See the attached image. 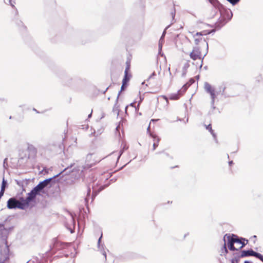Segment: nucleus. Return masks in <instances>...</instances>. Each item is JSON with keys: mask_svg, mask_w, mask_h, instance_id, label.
I'll return each mask as SVG.
<instances>
[{"mask_svg": "<svg viewBox=\"0 0 263 263\" xmlns=\"http://www.w3.org/2000/svg\"><path fill=\"white\" fill-rule=\"evenodd\" d=\"M228 239V246L229 250L231 251H235V250H238V249L236 248L234 245V241H232V240L231 239V236H227Z\"/></svg>", "mask_w": 263, "mask_h": 263, "instance_id": "11", "label": "nucleus"}, {"mask_svg": "<svg viewBox=\"0 0 263 263\" xmlns=\"http://www.w3.org/2000/svg\"><path fill=\"white\" fill-rule=\"evenodd\" d=\"M7 207L9 209H23V206L22 204H20L18 200L14 198H10L7 203Z\"/></svg>", "mask_w": 263, "mask_h": 263, "instance_id": "4", "label": "nucleus"}, {"mask_svg": "<svg viewBox=\"0 0 263 263\" xmlns=\"http://www.w3.org/2000/svg\"><path fill=\"white\" fill-rule=\"evenodd\" d=\"M188 87V85L187 84H184L181 89H180L179 90H178V93H179L180 95H182L187 89Z\"/></svg>", "mask_w": 263, "mask_h": 263, "instance_id": "21", "label": "nucleus"}, {"mask_svg": "<svg viewBox=\"0 0 263 263\" xmlns=\"http://www.w3.org/2000/svg\"><path fill=\"white\" fill-rule=\"evenodd\" d=\"M152 121H155V120L154 119L152 120Z\"/></svg>", "mask_w": 263, "mask_h": 263, "instance_id": "50", "label": "nucleus"}, {"mask_svg": "<svg viewBox=\"0 0 263 263\" xmlns=\"http://www.w3.org/2000/svg\"><path fill=\"white\" fill-rule=\"evenodd\" d=\"M5 189H1L0 191V198H2V197L4 195V192H5Z\"/></svg>", "mask_w": 263, "mask_h": 263, "instance_id": "31", "label": "nucleus"}, {"mask_svg": "<svg viewBox=\"0 0 263 263\" xmlns=\"http://www.w3.org/2000/svg\"><path fill=\"white\" fill-rule=\"evenodd\" d=\"M231 239L234 241V243H238L241 244V246L238 248L241 249L243 248L248 242V240L244 238L241 237L239 238L237 235L233 234L231 236Z\"/></svg>", "mask_w": 263, "mask_h": 263, "instance_id": "6", "label": "nucleus"}, {"mask_svg": "<svg viewBox=\"0 0 263 263\" xmlns=\"http://www.w3.org/2000/svg\"><path fill=\"white\" fill-rule=\"evenodd\" d=\"M90 192H91L90 189L88 188V189L87 190V196L90 195Z\"/></svg>", "mask_w": 263, "mask_h": 263, "instance_id": "33", "label": "nucleus"}, {"mask_svg": "<svg viewBox=\"0 0 263 263\" xmlns=\"http://www.w3.org/2000/svg\"><path fill=\"white\" fill-rule=\"evenodd\" d=\"M6 184H7V182L5 181V178L4 177L3 179L2 183L1 189H3L5 190Z\"/></svg>", "mask_w": 263, "mask_h": 263, "instance_id": "26", "label": "nucleus"}, {"mask_svg": "<svg viewBox=\"0 0 263 263\" xmlns=\"http://www.w3.org/2000/svg\"><path fill=\"white\" fill-rule=\"evenodd\" d=\"M205 90L206 92L210 93L211 98V105L213 109L215 108L214 102L215 99L216 97V94L215 93V89L213 88L211 85L208 82H205L204 85Z\"/></svg>", "mask_w": 263, "mask_h": 263, "instance_id": "3", "label": "nucleus"}, {"mask_svg": "<svg viewBox=\"0 0 263 263\" xmlns=\"http://www.w3.org/2000/svg\"><path fill=\"white\" fill-rule=\"evenodd\" d=\"M130 105H131V106H133V103H131V104H130Z\"/></svg>", "mask_w": 263, "mask_h": 263, "instance_id": "49", "label": "nucleus"}, {"mask_svg": "<svg viewBox=\"0 0 263 263\" xmlns=\"http://www.w3.org/2000/svg\"><path fill=\"white\" fill-rule=\"evenodd\" d=\"M244 263H250V262L246 260L244 262Z\"/></svg>", "mask_w": 263, "mask_h": 263, "instance_id": "39", "label": "nucleus"}, {"mask_svg": "<svg viewBox=\"0 0 263 263\" xmlns=\"http://www.w3.org/2000/svg\"><path fill=\"white\" fill-rule=\"evenodd\" d=\"M91 117V113L89 115H88V118H90Z\"/></svg>", "mask_w": 263, "mask_h": 263, "instance_id": "40", "label": "nucleus"}, {"mask_svg": "<svg viewBox=\"0 0 263 263\" xmlns=\"http://www.w3.org/2000/svg\"><path fill=\"white\" fill-rule=\"evenodd\" d=\"M39 194V192L35 190L34 188H33L30 192L28 194V196L27 197V200L29 202V203L32 201L36 197V196Z\"/></svg>", "mask_w": 263, "mask_h": 263, "instance_id": "10", "label": "nucleus"}, {"mask_svg": "<svg viewBox=\"0 0 263 263\" xmlns=\"http://www.w3.org/2000/svg\"><path fill=\"white\" fill-rule=\"evenodd\" d=\"M72 166H73V164H71L70 165V167H71Z\"/></svg>", "mask_w": 263, "mask_h": 263, "instance_id": "44", "label": "nucleus"}, {"mask_svg": "<svg viewBox=\"0 0 263 263\" xmlns=\"http://www.w3.org/2000/svg\"><path fill=\"white\" fill-rule=\"evenodd\" d=\"M154 144H153V151H155L156 148L158 146V143H159V141L160 140L159 138H154Z\"/></svg>", "mask_w": 263, "mask_h": 263, "instance_id": "22", "label": "nucleus"}, {"mask_svg": "<svg viewBox=\"0 0 263 263\" xmlns=\"http://www.w3.org/2000/svg\"><path fill=\"white\" fill-rule=\"evenodd\" d=\"M52 178L47 179L44 180V181L40 182L34 188L39 193L41 192L43 189H44L45 187H46L50 182Z\"/></svg>", "mask_w": 263, "mask_h": 263, "instance_id": "8", "label": "nucleus"}, {"mask_svg": "<svg viewBox=\"0 0 263 263\" xmlns=\"http://www.w3.org/2000/svg\"><path fill=\"white\" fill-rule=\"evenodd\" d=\"M125 85H126V84H125V82H122V86H121V90H120V91L119 92V93L118 95L117 100H118V99L119 98V96L120 95V93L121 91L122 90H124V87H125Z\"/></svg>", "mask_w": 263, "mask_h": 263, "instance_id": "28", "label": "nucleus"}, {"mask_svg": "<svg viewBox=\"0 0 263 263\" xmlns=\"http://www.w3.org/2000/svg\"><path fill=\"white\" fill-rule=\"evenodd\" d=\"M102 234H101L100 237L99 238V239L98 240V246L99 249L100 250H102V254L104 256L105 258H106V252L104 250V246H103V245H101V239L102 238Z\"/></svg>", "mask_w": 263, "mask_h": 263, "instance_id": "15", "label": "nucleus"}, {"mask_svg": "<svg viewBox=\"0 0 263 263\" xmlns=\"http://www.w3.org/2000/svg\"><path fill=\"white\" fill-rule=\"evenodd\" d=\"M104 157H100L97 153L89 154L87 155L86 158V162L88 167H90L95 165L96 163L99 162Z\"/></svg>", "mask_w": 263, "mask_h": 263, "instance_id": "2", "label": "nucleus"}, {"mask_svg": "<svg viewBox=\"0 0 263 263\" xmlns=\"http://www.w3.org/2000/svg\"><path fill=\"white\" fill-rule=\"evenodd\" d=\"M258 253L254 251L253 250L250 249L249 250H243L241 251V254L239 256L240 258H243L250 256L256 257Z\"/></svg>", "mask_w": 263, "mask_h": 263, "instance_id": "9", "label": "nucleus"}, {"mask_svg": "<svg viewBox=\"0 0 263 263\" xmlns=\"http://www.w3.org/2000/svg\"><path fill=\"white\" fill-rule=\"evenodd\" d=\"M195 43L196 45V46H198L199 44H201V45L203 47H205V50L204 51L203 57H205L208 52V49H209V46L208 42L205 41V39H202L201 37L200 38H197L195 39Z\"/></svg>", "mask_w": 263, "mask_h": 263, "instance_id": "7", "label": "nucleus"}, {"mask_svg": "<svg viewBox=\"0 0 263 263\" xmlns=\"http://www.w3.org/2000/svg\"><path fill=\"white\" fill-rule=\"evenodd\" d=\"M4 3L6 4L11 5L12 7H14L15 3L14 0H4Z\"/></svg>", "mask_w": 263, "mask_h": 263, "instance_id": "24", "label": "nucleus"}, {"mask_svg": "<svg viewBox=\"0 0 263 263\" xmlns=\"http://www.w3.org/2000/svg\"><path fill=\"white\" fill-rule=\"evenodd\" d=\"M232 263H235V262H234V261L233 260L232 261Z\"/></svg>", "mask_w": 263, "mask_h": 263, "instance_id": "54", "label": "nucleus"}, {"mask_svg": "<svg viewBox=\"0 0 263 263\" xmlns=\"http://www.w3.org/2000/svg\"><path fill=\"white\" fill-rule=\"evenodd\" d=\"M205 126L206 129L207 130H208L210 132V133L212 135L213 137L215 139V140H217L216 134H215V133L214 132V130L212 128L211 124H210L208 125H205Z\"/></svg>", "mask_w": 263, "mask_h": 263, "instance_id": "16", "label": "nucleus"}, {"mask_svg": "<svg viewBox=\"0 0 263 263\" xmlns=\"http://www.w3.org/2000/svg\"><path fill=\"white\" fill-rule=\"evenodd\" d=\"M33 110L36 111V110L35 108H34Z\"/></svg>", "mask_w": 263, "mask_h": 263, "instance_id": "52", "label": "nucleus"}, {"mask_svg": "<svg viewBox=\"0 0 263 263\" xmlns=\"http://www.w3.org/2000/svg\"><path fill=\"white\" fill-rule=\"evenodd\" d=\"M71 219H72V221H74V219H73V218L72 216L71 217Z\"/></svg>", "mask_w": 263, "mask_h": 263, "instance_id": "45", "label": "nucleus"}, {"mask_svg": "<svg viewBox=\"0 0 263 263\" xmlns=\"http://www.w3.org/2000/svg\"><path fill=\"white\" fill-rule=\"evenodd\" d=\"M190 58L193 60L201 59L203 60L204 57L202 54L201 47L199 46H195L193 47L192 51L190 54Z\"/></svg>", "mask_w": 263, "mask_h": 263, "instance_id": "5", "label": "nucleus"}, {"mask_svg": "<svg viewBox=\"0 0 263 263\" xmlns=\"http://www.w3.org/2000/svg\"><path fill=\"white\" fill-rule=\"evenodd\" d=\"M112 155H116V153H115V152H113V153H112Z\"/></svg>", "mask_w": 263, "mask_h": 263, "instance_id": "41", "label": "nucleus"}, {"mask_svg": "<svg viewBox=\"0 0 263 263\" xmlns=\"http://www.w3.org/2000/svg\"><path fill=\"white\" fill-rule=\"evenodd\" d=\"M170 26H167V27L166 28V29L169 27Z\"/></svg>", "mask_w": 263, "mask_h": 263, "instance_id": "48", "label": "nucleus"}, {"mask_svg": "<svg viewBox=\"0 0 263 263\" xmlns=\"http://www.w3.org/2000/svg\"><path fill=\"white\" fill-rule=\"evenodd\" d=\"M165 30H164L162 33V35L161 36H163V38H164V36H165Z\"/></svg>", "mask_w": 263, "mask_h": 263, "instance_id": "35", "label": "nucleus"}, {"mask_svg": "<svg viewBox=\"0 0 263 263\" xmlns=\"http://www.w3.org/2000/svg\"><path fill=\"white\" fill-rule=\"evenodd\" d=\"M156 76V73L155 72H153V73L149 76V77H148L147 81H148L149 80H150L151 79H153L154 78V77H155Z\"/></svg>", "mask_w": 263, "mask_h": 263, "instance_id": "30", "label": "nucleus"}, {"mask_svg": "<svg viewBox=\"0 0 263 263\" xmlns=\"http://www.w3.org/2000/svg\"><path fill=\"white\" fill-rule=\"evenodd\" d=\"M242 243H246V241L242 240Z\"/></svg>", "mask_w": 263, "mask_h": 263, "instance_id": "42", "label": "nucleus"}, {"mask_svg": "<svg viewBox=\"0 0 263 263\" xmlns=\"http://www.w3.org/2000/svg\"><path fill=\"white\" fill-rule=\"evenodd\" d=\"M61 173H59V174H57V175L54 176L53 177V178H54V177H55L58 176H59Z\"/></svg>", "mask_w": 263, "mask_h": 263, "instance_id": "38", "label": "nucleus"}, {"mask_svg": "<svg viewBox=\"0 0 263 263\" xmlns=\"http://www.w3.org/2000/svg\"><path fill=\"white\" fill-rule=\"evenodd\" d=\"M229 164L230 165H232L233 164V161H230L229 162Z\"/></svg>", "mask_w": 263, "mask_h": 263, "instance_id": "36", "label": "nucleus"}, {"mask_svg": "<svg viewBox=\"0 0 263 263\" xmlns=\"http://www.w3.org/2000/svg\"><path fill=\"white\" fill-rule=\"evenodd\" d=\"M27 150L30 154L35 156L37 153L36 148L32 144H28Z\"/></svg>", "mask_w": 263, "mask_h": 263, "instance_id": "12", "label": "nucleus"}, {"mask_svg": "<svg viewBox=\"0 0 263 263\" xmlns=\"http://www.w3.org/2000/svg\"><path fill=\"white\" fill-rule=\"evenodd\" d=\"M149 129V126H148V127L147 128V130H148Z\"/></svg>", "mask_w": 263, "mask_h": 263, "instance_id": "53", "label": "nucleus"}, {"mask_svg": "<svg viewBox=\"0 0 263 263\" xmlns=\"http://www.w3.org/2000/svg\"><path fill=\"white\" fill-rule=\"evenodd\" d=\"M164 42V38H163V36H161L159 40V52L162 50V45L163 43Z\"/></svg>", "mask_w": 263, "mask_h": 263, "instance_id": "23", "label": "nucleus"}, {"mask_svg": "<svg viewBox=\"0 0 263 263\" xmlns=\"http://www.w3.org/2000/svg\"><path fill=\"white\" fill-rule=\"evenodd\" d=\"M181 95H180L179 93H178V91L177 93H173V94L171 95V96H170V99L171 100H177L180 98V97Z\"/></svg>", "mask_w": 263, "mask_h": 263, "instance_id": "17", "label": "nucleus"}, {"mask_svg": "<svg viewBox=\"0 0 263 263\" xmlns=\"http://www.w3.org/2000/svg\"><path fill=\"white\" fill-rule=\"evenodd\" d=\"M256 257L259 259L260 260H261L263 262V255H262L260 253H258Z\"/></svg>", "mask_w": 263, "mask_h": 263, "instance_id": "29", "label": "nucleus"}, {"mask_svg": "<svg viewBox=\"0 0 263 263\" xmlns=\"http://www.w3.org/2000/svg\"><path fill=\"white\" fill-rule=\"evenodd\" d=\"M121 146H122V149L120 150L117 157V161L119 160V158H120L122 154L123 153L124 151L128 148V146L126 145V144L124 142L122 143Z\"/></svg>", "mask_w": 263, "mask_h": 263, "instance_id": "14", "label": "nucleus"}, {"mask_svg": "<svg viewBox=\"0 0 263 263\" xmlns=\"http://www.w3.org/2000/svg\"><path fill=\"white\" fill-rule=\"evenodd\" d=\"M229 2H230L232 5H236L240 0H227Z\"/></svg>", "mask_w": 263, "mask_h": 263, "instance_id": "27", "label": "nucleus"}, {"mask_svg": "<svg viewBox=\"0 0 263 263\" xmlns=\"http://www.w3.org/2000/svg\"><path fill=\"white\" fill-rule=\"evenodd\" d=\"M127 108V106H126L125 110H126Z\"/></svg>", "mask_w": 263, "mask_h": 263, "instance_id": "51", "label": "nucleus"}, {"mask_svg": "<svg viewBox=\"0 0 263 263\" xmlns=\"http://www.w3.org/2000/svg\"><path fill=\"white\" fill-rule=\"evenodd\" d=\"M88 198L87 197H86L85 198V201H86V202H88Z\"/></svg>", "mask_w": 263, "mask_h": 263, "instance_id": "37", "label": "nucleus"}, {"mask_svg": "<svg viewBox=\"0 0 263 263\" xmlns=\"http://www.w3.org/2000/svg\"><path fill=\"white\" fill-rule=\"evenodd\" d=\"M209 2L215 9L218 10L220 15L217 22L214 25L215 29L209 31L210 34L215 32L216 30H219L222 27L231 19L233 14L230 9L226 8L217 0H209Z\"/></svg>", "mask_w": 263, "mask_h": 263, "instance_id": "1", "label": "nucleus"}, {"mask_svg": "<svg viewBox=\"0 0 263 263\" xmlns=\"http://www.w3.org/2000/svg\"><path fill=\"white\" fill-rule=\"evenodd\" d=\"M129 69V66H127L125 70V76L124 78L123 79L122 82H125V84H126L127 82L129 80V78H127V72Z\"/></svg>", "mask_w": 263, "mask_h": 263, "instance_id": "18", "label": "nucleus"}, {"mask_svg": "<svg viewBox=\"0 0 263 263\" xmlns=\"http://www.w3.org/2000/svg\"><path fill=\"white\" fill-rule=\"evenodd\" d=\"M209 34H210L209 31L203 30L200 32H197L194 36L195 37V36H198V35H205Z\"/></svg>", "mask_w": 263, "mask_h": 263, "instance_id": "19", "label": "nucleus"}, {"mask_svg": "<svg viewBox=\"0 0 263 263\" xmlns=\"http://www.w3.org/2000/svg\"><path fill=\"white\" fill-rule=\"evenodd\" d=\"M228 236V234H226V235H225V236H224V238H226V236Z\"/></svg>", "mask_w": 263, "mask_h": 263, "instance_id": "47", "label": "nucleus"}, {"mask_svg": "<svg viewBox=\"0 0 263 263\" xmlns=\"http://www.w3.org/2000/svg\"><path fill=\"white\" fill-rule=\"evenodd\" d=\"M225 88H226V87H223V91H222L223 92H224V90H225Z\"/></svg>", "mask_w": 263, "mask_h": 263, "instance_id": "43", "label": "nucleus"}, {"mask_svg": "<svg viewBox=\"0 0 263 263\" xmlns=\"http://www.w3.org/2000/svg\"><path fill=\"white\" fill-rule=\"evenodd\" d=\"M6 232V229L5 228L4 224L0 223V237H2L4 232Z\"/></svg>", "mask_w": 263, "mask_h": 263, "instance_id": "20", "label": "nucleus"}, {"mask_svg": "<svg viewBox=\"0 0 263 263\" xmlns=\"http://www.w3.org/2000/svg\"><path fill=\"white\" fill-rule=\"evenodd\" d=\"M18 200L20 204H23V208L22 210H25L29 204V202L27 200V197L26 198H24V197H20Z\"/></svg>", "mask_w": 263, "mask_h": 263, "instance_id": "13", "label": "nucleus"}, {"mask_svg": "<svg viewBox=\"0 0 263 263\" xmlns=\"http://www.w3.org/2000/svg\"><path fill=\"white\" fill-rule=\"evenodd\" d=\"M68 167H67V168H65V170H64V171H66V170Z\"/></svg>", "mask_w": 263, "mask_h": 263, "instance_id": "46", "label": "nucleus"}, {"mask_svg": "<svg viewBox=\"0 0 263 263\" xmlns=\"http://www.w3.org/2000/svg\"><path fill=\"white\" fill-rule=\"evenodd\" d=\"M223 249H224V252L226 254H227L228 253V251L226 248V243L224 244V246H223Z\"/></svg>", "mask_w": 263, "mask_h": 263, "instance_id": "32", "label": "nucleus"}, {"mask_svg": "<svg viewBox=\"0 0 263 263\" xmlns=\"http://www.w3.org/2000/svg\"><path fill=\"white\" fill-rule=\"evenodd\" d=\"M174 5H175L174 4ZM175 14H176V10H175V8L174 7V10H173V11L171 13V14L172 15V24H173L175 22Z\"/></svg>", "mask_w": 263, "mask_h": 263, "instance_id": "25", "label": "nucleus"}, {"mask_svg": "<svg viewBox=\"0 0 263 263\" xmlns=\"http://www.w3.org/2000/svg\"><path fill=\"white\" fill-rule=\"evenodd\" d=\"M104 186H100V189H99V192H100L102 190H103L104 189Z\"/></svg>", "mask_w": 263, "mask_h": 263, "instance_id": "34", "label": "nucleus"}]
</instances>
